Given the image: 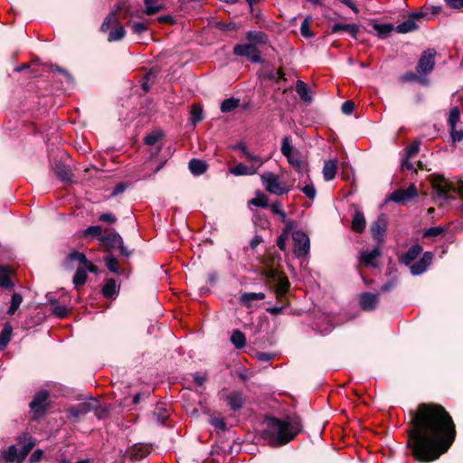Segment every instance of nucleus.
Listing matches in <instances>:
<instances>
[{
  "instance_id": "obj_29",
  "label": "nucleus",
  "mask_w": 463,
  "mask_h": 463,
  "mask_svg": "<svg viewBox=\"0 0 463 463\" xmlns=\"http://www.w3.org/2000/svg\"><path fill=\"white\" fill-rule=\"evenodd\" d=\"M189 170L192 174H204L208 170V165L201 159L194 158L189 162Z\"/></svg>"
},
{
  "instance_id": "obj_4",
  "label": "nucleus",
  "mask_w": 463,
  "mask_h": 463,
  "mask_svg": "<svg viewBox=\"0 0 463 463\" xmlns=\"http://www.w3.org/2000/svg\"><path fill=\"white\" fill-rule=\"evenodd\" d=\"M262 184L267 192L276 195L288 194L289 185L279 179V175H261Z\"/></svg>"
},
{
  "instance_id": "obj_17",
  "label": "nucleus",
  "mask_w": 463,
  "mask_h": 463,
  "mask_svg": "<svg viewBox=\"0 0 463 463\" xmlns=\"http://www.w3.org/2000/svg\"><path fill=\"white\" fill-rule=\"evenodd\" d=\"M432 253L426 251L423 253L420 260L411 266V272L412 275H420L423 273L430 266L432 260Z\"/></svg>"
},
{
  "instance_id": "obj_32",
  "label": "nucleus",
  "mask_w": 463,
  "mask_h": 463,
  "mask_svg": "<svg viewBox=\"0 0 463 463\" xmlns=\"http://www.w3.org/2000/svg\"><path fill=\"white\" fill-rule=\"evenodd\" d=\"M296 91L299 95L300 99L305 102L311 101V96L308 93V88L307 84L302 80H298L296 85Z\"/></svg>"
},
{
  "instance_id": "obj_23",
  "label": "nucleus",
  "mask_w": 463,
  "mask_h": 463,
  "mask_svg": "<svg viewBox=\"0 0 463 463\" xmlns=\"http://www.w3.org/2000/svg\"><path fill=\"white\" fill-rule=\"evenodd\" d=\"M265 294L263 292H246L241 295L240 297V302L241 305L245 306L246 307H251L252 302L256 300H262L265 298Z\"/></svg>"
},
{
  "instance_id": "obj_33",
  "label": "nucleus",
  "mask_w": 463,
  "mask_h": 463,
  "mask_svg": "<svg viewBox=\"0 0 463 463\" xmlns=\"http://www.w3.org/2000/svg\"><path fill=\"white\" fill-rule=\"evenodd\" d=\"M231 341L233 344V345L238 349L244 347L246 345L245 335L240 330H234L232 332Z\"/></svg>"
},
{
  "instance_id": "obj_60",
  "label": "nucleus",
  "mask_w": 463,
  "mask_h": 463,
  "mask_svg": "<svg viewBox=\"0 0 463 463\" xmlns=\"http://www.w3.org/2000/svg\"><path fill=\"white\" fill-rule=\"evenodd\" d=\"M52 313L58 317H64L68 314V308L64 306H55L52 308Z\"/></svg>"
},
{
  "instance_id": "obj_8",
  "label": "nucleus",
  "mask_w": 463,
  "mask_h": 463,
  "mask_svg": "<svg viewBox=\"0 0 463 463\" xmlns=\"http://www.w3.org/2000/svg\"><path fill=\"white\" fill-rule=\"evenodd\" d=\"M292 239L294 241L295 255L298 258L307 255L310 249L308 236L301 231H295L292 233Z\"/></svg>"
},
{
  "instance_id": "obj_39",
  "label": "nucleus",
  "mask_w": 463,
  "mask_h": 463,
  "mask_svg": "<svg viewBox=\"0 0 463 463\" xmlns=\"http://www.w3.org/2000/svg\"><path fill=\"white\" fill-rule=\"evenodd\" d=\"M23 302V297L19 293H14L11 299V305L7 311V314L12 316L14 315L18 307H20L21 303Z\"/></svg>"
},
{
  "instance_id": "obj_11",
  "label": "nucleus",
  "mask_w": 463,
  "mask_h": 463,
  "mask_svg": "<svg viewBox=\"0 0 463 463\" xmlns=\"http://www.w3.org/2000/svg\"><path fill=\"white\" fill-rule=\"evenodd\" d=\"M387 229V219L384 214H380L376 221L371 225V232L379 244L384 241V232Z\"/></svg>"
},
{
  "instance_id": "obj_57",
  "label": "nucleus",
  "mask_w": 463,
  "mask_h": 463,
  "mask_svg": "<svg viewBox=\"0 0 463 463\" xmlns=\"http://www.w3.org/2000/svg\"><path fill=\"white\" fill-rule=\"evenodd\" d=\"M300 32L304 37H311L312 36V33L309 29V20L308 19H305L302 22L301 27H300Z\"/></svg>"
},
{
  "instance_id": "obj_1",
  "label": "nucleus",
  "mask_w": 463,
  "mask_h": 463,
  "mask_svg": "<svg viewBox=\"0 0 463 463\" xmlns=\"http://www.w3.org/2000/svg\"><path fill=\"white\" fill-rule=\"evenodd\" d=\"M410 431L412 455L420 462L434 461L455 439L456 430L449 412L439 404L421 403L413 414Z\"/></svg>"
},
{
  "instance_id": "obj_20",
  "label": "nucleus",
  "mask_w": 463,
  "mask_h": 463,
  "mask_svg": "<svg viewBox=\"0 0 463 463\" xmlns=\"http://www.w3.org/2000/svg\"><path fill=\"white\" fill-rule=\"evenodd\" d=\"M381 255L380 249L374 248L373 250H363L360 253V261L365 266L377 267L375 260Z\"/></svg>"
},
{
  "instance_id": "obj_30",
  "label": "nucleus",
  "mask_w": 463,
  "mask_h": 463,
  "mask_svg": "<svg viewBox=\"0 0 463 463\" xmlns=\"http://www.w3.org/2000/svg\"><path fill=\"white\" fill-rule=\"evenodd\" d=\"M249 206L267 208L269 206L268 197L260 191H256V197L248 202Z\"/></svg>"
},
{
  "instance_id": "obj_26",
  "label": "nucleus",
  "mask_w": 463,
  "mask_h": 463,
  "mask_svg": "<svg viewBox=\"0 0 463 463\" xmlns=\"http://www.w3.org/2000/svg\"><path fill=\"white\" fill-rule=\"evenodd\" d=\"M365 218L360 211H355L353 221L352 229L355 232H362L365 228Z\"/></svg>"
},
{
  "instance_id": "obj_22",
  "label": "nucleus",
  "mask_w": 463,
  "mask_h": 463,
  "mask_svg": "<svg viewBox=\"0 0 463 463\" xmlns=\"http://www.w3.org/2000/svg\"><path fill=\"white\" fill-rule=\"evenodd\" d=\"M145 9L143 14L153 15L165 8V4L161 0H144Z\"/></svg>"
},
{
  "instance_id": "obj_53",
  "label": "nucleus",
  "mask_w": 463,
  "mask_h": 463,
  "mask_svg": "<svg viewBox=\"0 0 463 463\" xmlns=\"http://www.w3.org/2000/svg\"><path fill=\"white\" fill-rule=\"evenodd\" d=\"M102 233V228L99 225L90 226L84 231L85 236H99Z\"/></svg>"
},
{
  "instance_id": "obj_40",
  "label": "nucleus",
  "mask_w": 463,
  "mask_h": 463,
  "mask_svg": "<svg viewBox=\"0 0 463 463\" xmlns=\"http://www.w3.org/2000/svg\"><path fill=\"white\" fill-rule=\"evenodd\" d=\"M190 114H191V121L193 122V124L195 125L198 122L203 120V109L200 105L194 104L192 106Z\"/></svg>"
},
{
  "instance_id": "obj_9",
  "label": "nucleus",
  "mask_w": 463,
  "mask_h": 463,
  "mask_svg": "<svg viewBox=\"0 0 463 463\" xmlns=\"http://www.w3.org/2000/svg\"><path fill=\"white\" fill-rule=\"evenodd\" d=\"M418 194L416 186L411 184L407 189H397L393 191L388 197V200L398 203H406Z\"/></svg>"
},
{
  "instance_id": "obj_31",
  "label": "nucleus",
  "mask_w": 463,
  "mask_h": 463,
  "mask_svg": "<svg viewBox=\"0 0 463 463\" xmlns=\"http://www.w3.org/2000/svg\"><path fill=\"white\" fill-rule=\"evenodd\" d=\"M125 35H126V31H125L123 25L118 24L117 25H115V27L112 30H110L109 36H108V41L110 43L120 41L125 37Z\"/></svg>"
},
{
  "instance_id": "obj_6",
  "label": "nucleus",
  "mask_w": 463,
  "mask_h": 463,
  "mask_svg": "<svg viewBox=\"0 0 463 463\" xmlns=\"http://www.w3.org/2000/svg\"><path fill=\"white\" fill-rule=\"evenodd\" d=\"M237 149L240 151L241 156H244L245 159L250 164V169H249L242 164H239L234 168H232L230 170L231 174H244L249 170L254 171L262 164L260 158H259L257 156L250 154L244 145H239L237 146Z\"/></svg>"
},
{
  "instance_id": "obj_56",
  "label": "nucleus",
  "mask_w": 463,
  "mask_h": 463,
  "mask_svg": "<svg viewBox=\"0 0 463 463\" xmlns=\"http://www.w3.org/2000/svg\"><path fill=\"white\" fill-rule=\"evenodd\" d=\"M401 80L403 82L407 81H421L420 74H415L413 72H406L401 77Z\"/></svg>"
},
{
  "instance_id": "obj_28",
  "label": "nucleus",
  "mask_w": 463,
  "mask_h": 463,
  "mask_svg": "<svg viewBox=\"0 0 463 463\" xmlns=\"http://www.w3.org/2000/svg\"><path fill=\"white\" fill-rule=\"evenodd\" d=\"M118 24V13L117 11L110 12L104 19L100 31L102 33L108 32L112 26H115Z\"/></svg>"
},
{
  "instance_id": "obj_44",
  "label": "nucleus",
  "mask_w": 463,
  "mask_h": 463,
  "mask_svg": "<svg viewBox=\"0 0 463 463\" xmlns=\"http://www.w3.org/2000/svg\"><path fill=\"white\" fill-rule=\"evenodd\" d=\"M280 274H281V272H279L277 269L272 268V267L265 268L262 272V275L265 278H267L272 281H275Z\"/></svg>"
},
{
  "instance_id": "obj_5",
  "label": "nucleus",
  "mask_w": 463,
  "mask_h": 463,
  "mask_svg": "<svg viewBox=\"0 0 463 463\" xmlns=\"http://www.w3.org/2000/svg\"><path fill=\"white\" fill-rule=\"evenodd\" d=\"M435 184L439 186V193L445 197L449 194L455 193L463 198V181L458 179L455 182H449L444 178V175H435Z\"/></svg>"
},
{
  "instance_id": "obj_50",
  "label": "nucleus",
  "mask_w": 463,
  "mask_h": 463,
  "mask_svg": "<svg viewBox=\"0 0 463 463\" xmlns=\"http://www.w3.org/2000/svg\"><path fill=\"white\" fill-rule=\"evenodd\" d=\"M130 28L131 31L136 34H141L148 29L145 23L141 22H134L130 24Z\"/></svg>"
},
{
  "instance_id": "obj_59",
  "label": "nucleus",
  "mask_w": 463,
  "mask_h": 463,
  "mask_svg": "<svg viewBox=\"0 0 463 463\" xmlns=\"http://www.w3.org/2000/svg\"><path fill=\"white\" fill-rule=\"evenodd\" d=\"M354 109V103L352 100H346L342 104L344 114L350 115Z\"/></svg>"
},
{
  "instance_id": "obj_38",
  "label": "nucleus",
  "mask_w": 463,
  "mask_h": 463,
  "mask_svg": "<svg viewBox=\"0 0 463 463\" xmlns=\"http://www.w3.org/2000/svg\"><path fill=\"white\" fill-rule=\"evenodd\" d=\"M67 159L68 157L65 154L61 155L60 160L55 164V174H68L71 172V169L63 162Z\"/></svg>"
},
{
  "instance_id": "obj_58",
  "label": "nucleus",
  "mask_w": 463,
  "mask_h": 463,
  "mask_svg": "<svg viewBox=\"0 0 463 463\" xmlns=\"http://www.w3.org/2000/svg\"><path fill=\"white\" fill-rule=\"evenodd\" d=\"M302 192L309 198L314 199L316 197V189L313 184H306L302 188Z\"/></svg>"
},
{
  "instance_id": "obj_36",
  "label": "nucleus",
  "mask_w": 463,
  "mask_h": 463,
  "mask_svg": "<svg viewBox=\"0 0 463 463\" xmlns=\"http://www.w3.org/2000/svg\"><path fill=\"white\" fill-rule=\"evenodd\" d=\"M102 293L106 298H112L117 294V284L112 279H108L102 288Z\"/></svg>"
},
{
  "instance_id": "obj_7",
  "label": "nucleus",
  "mask_w": 463,
  "mask_h": 463,
  "mask_svg": "<svg viewBox=\"0 0 463 463\" xmlns=\"http://www.w3.org/2000/svg\"><path fill=\"white\" fill-rule=\"evenodd\" d=\"M436 51L434 49H428L424 51L416 67L417 73L420 75H426L430 73L435 65Z\"/></svg>"
},
{
  "instance_id": "obj_14",
  "label": "nucleus",
  "mask_w": 463,
  "mask_h": 463,
  "mask_svg": "<svg viewBox=\"0 0 463 463\" xmlns=\"http://www.w3.org/2000/svg\"><path fill=\"white\" fill-rule=\"evenodd\" d=\"M359 303L363 310L373 311L379 303L378 294L365 292L360 295Z\"/></svg>"
},
{
  "instance_id": "obj_63",
  "label": "nucleus",
  "mask_w": 463,
  "mask_h": 463,
  "mask_svg": "<svg viewBox=\"0 0 463 463\" xmlns=\"http://www.w3.org/2000/svg\"><path fill=\"white\" fill-rule=\"evenodd\" d=\"M99 221L109 223H114L117 222V218L110 213H105L99 216Z\"/></svg>"
},
{
  "instance_id": "obj_48",
  "label": "nucleus",
  "mask_w": 463,
  "mask_h": 463,
  "mask_svg": "<svg viewBox=\"0 0 463 463\" xmlns=\"http://www.w3.org/2000/svg\"><path fill=\"white\" fill-rule=\"evenodd\" d=\"M161 137L162 134L160 132H153L146 136L145 143L148 146H154L159 141Z\"/></svg>"
},
{
  "instance_id": "obj_61",
  "label": "nucleus",
  "mask_w": 463,
  "mask_h": 463,
  "mask_svg": "<svg viewBox=\"0 0 463 463\" xmlns=\"http://www.w3.org/2000/svg\"><path fill=\"white\" fill-rule=\"evenodd\" d=\"M411 171L417 174L418 171H430V169L427 168L421 160H413V168Z\"/></svg>"
},
{
  "instance_id": "obj_27",
  "label": "nucleus",
  "mask_w": 463,
  "mask_h": 463,
  "mask_svg": "<svg viewBox=\"0 0 463 463\" xmlns=\"http://www.w3.org/2000/svg\"><path fill=\"white\" fill-rule=\"evenodd\" d=\"M91 410L90 404L87 402L80 403L77 406L69 408V415L72 418H78L81 415L87 414Z\"/></svg>"
},
{
  "instance_id": "obj_3",
  "label": "nucleus",
  "mask_w": 463,
  "mask_h": 463,
  "mask_svg": "<svg viewBox=\"0 0 463 463\" xmlns=\"http://www.w3.org/2000/svg\"><path fill=\"white\" fill-rule=\"evenodd\" d=\"M281 152L287 157L288 163L294 167L295 171L302 172L306 170V163L302 160L298 153L293 149L290 145V139L285 137L282 140Z\"/></svg>"
},
{
  "instance_id": "obj_41",
  "label": "nucleus",
  "mask_w": 463,
  "mask_h": 463,
  "mask_svg": "<svg viewBox=\"0 0 463 463\" xmlns=\"http://www.w3.org/2000/svg\"><path fill=\"white\" fill-rule=\"evenodd\" d=\"M104 260H105L106 266L109 271H111L113 273L119 272V269L118 266V260L113 255H111V254L108 255Z\"/></svg>"
},
{
  "instance_id": "obj_16",
  "label": "nucleus",
  "mask_w": 463,
  "mask_h": 463,
  "mask_svg": "<svg viewBox=\"0 0 463 463\" xmlns=\"http://www.w3.org/2000/svg\"><path fill=\"white\" fill-rule=\"evenodd\" d=\"M421 17H423L422 13H413L407 20L396 26V32L400 33H407L415 31L418 28L415 20L420 19Z\"/></svg>"
},
{
  "instance_id": "obj_49",
  "label": "nucleus",
  "mask_w": 463,
  "mask_h": 463,
  "mask_svg": "<svg viewBox=\"0 0 463 463\" xmlns=\"http://www.w3.org/2000/svg\"><path fill=\"white\" fill-rule=\"evenodd\" d=\"M68 260H77L82 264H85L88 262V260L85 256V254L81 253V252H79L77 250H73L71 251L69 255H68Z\"/></svg>"
},
{
  "instance_id": "obj_52",
  "label": "nucleus",
  "mask_w": 463,
  "mask_h": 463,
  "mask_svg": "<svg viewBox=\"0 0 463 463\" xmlns=\"http://www.w3.org/2000/svg\"><path fill=\"white\" fill-rule=\"evenodd\" d=\"M35 443L32 440L25 442L23 446L22 450L20 451V461L24 459L29 452L33 449Z\"/></svg>"
},
{
  "instance_id": "obj_42",
  "label": "nucleus",
  "mask_w": 463,
  "mask_h": 463,
  "mask_svg": "<svg viewBox=\"0 0 463 463\" xmlns=\"http://www.w3.org/2000/svg\"><path fill=\"white\" fill-rule=\"evenodd\" d=\"M460 118V111L459 109L455 107L450 110L449 117L448 119V123L450 127V128H455L457 123L458 122Z\"/></svg>"
},
{
  "instance_id": "obj_54",
  "label": "nucleus",
  "mask_w": 463,
  "mask_h": 463,
  "mask_svg": "<svg viewBox=\"0 0 463 463\" xmlns=\"http://www.w3.org/2000/svg\"><path fill=\"white\" fill-rule=\"evenodd\" d=\"M280 303H281V306H279V307H273L267 308V312L271 314V315H274V316L281 314L283 312L284 308L288 304L287 298L284 301L280 302Z\"/></svg>"
},
{
  "instance_id": "obj_62",
  "label": "nucleus",
  "mask_w": 463,
  "mask_h": 463,
  "mask_svg": "<svg viewBox=\"0 0 463 463\" xmlns=\"http://www.w3.org/2000/svg\"><path fill=\"white\" fill-rule=\"evenodd\" d=\"M13 286L9 276L6 273L0 274V287L11 288Z\"/></svg>"
},
{
  "instance_id": "obj_15",
  "label": "nucleus",
  "mask_w": 463,
  "mask_h": 463,
  "mask_svg": "<svg viewBox=\"0 0 463 463\" xmlns=\"http://www.w3.org/2000/svg\"><path fill=\"white\" fill-rule=\"evenodd\" d=\"M274 282L276 283L277 299L279 302H282L287 298L286 294L290 286L289 280L286 275L281 273Z\"/></svg>"
},
{
  "instance_id": "obj_18",
  "label": "nucleus",
  "mask_w": 463,
  "mask_h": 463,
  "mask_svg": "<svg viewBox=\"0 0 463 463\" xmlns=\"http://www.w3.org/2000/svg\"><path fill=\"white\" fill-rule=\"evenodd\" d=\"M99 240L108 251L117 249L123 241L121 236L115 232L101 236Z\"/></svg>"
},
{
  "instance_id": "obj_45",
  "label": "nucleus",
  "mask_w": 463,
  "mask_h": 463,
  "mask_svg": "<svg viewBox=\"0 0 463 463\" xmlns=\"http://www.w3.org/2000/svg\"><path fill=\"white\" fill-rule=\"evenodd\" d=\"M11 328L4 327L0 335V349L6 346L10 341Z\"/></svg>"
},
{
  "instance_id": "obj_13",
  "label": "nucleus",
  "mask_w": 463,
  "mask_h": 463,
  "mask_svg": "<svg viewBox=\"0 0 463 463\" xmlns=\"http://www.w3.org/2000/svg\"><path fill=\"white\" fill-rule=\"evenodd\" d=\"M49 397V392L45 390L38 392L33 401L30 402L31 410L35 413H43L46 409V401Z\"/></svg>"
},
{
  "instance_id": "obj_24",
  "label": "nucleus",
  "mask_w": 463,
  "mask_h": 463,
  "mask_svg": "<svg viewBox=\"0 0 463 463\" xmlns=\"http://www.w3.org/2000/svg\"><path fill=\"white\" fill-rule=\"evenodd\" d=\"M422 248L420 245L411 246L406 253L402 256V262L405 265H410L414 260H416L421 253Z\"/></svg>"
},
{
  "instance_id": "obj_10",
  "label": "nucleus",
  "mask_w": 463,
  "mask_h": 463,
  "mask_svg": "<svg viewBox=\"0 0 463 463\" xmlns=\"http://www.w3.org/2000/svg\"><path fill=\"white\" fill-rule=\"evenodd\" d=\"M234 54L247 57L252 62H259L261 60L260 52L252 44H239L233 49Z\"/></svg>"
},
{
  "instance_id": "obj_21",
  "label": "nucleus",
  "mask_w": 463,
  "mask_h": 463,
  "mask_svg": "<svg viewBox=\"0 0 463 463\" xmlns=\"http://www.w3.org/2000/svg\"><path fill=\"white\" fill-rule=\"evenodd\" d=\"M226 402L231 410L237 411L242 407L244 398L241 392L234 391L226 396Z\"/></svg>"
},
{
  "instance_id": "obj_34",
  "label": "nucleus",
  "mask_w": 463,
  "mask_h": 463,
  "mask_svg": "<svg viewBox=\"0 0 463 463\" xmlns=\"http://www.w3.org/2000/svg\"><path fill=\"white\" fill-rule=\"evenodd\" d=\"M240 99L235 98H230L224 99L221 105V111L222 113H228L233 111L239 107Z\"/></svg>"
},
{
  "instance_id": "obj_47",
  "label": "nucleus",
  "mask_w": 463,
  "mask_h": 463,
  "mask_svg": "<svg viewBox=\"0 0 463 463\" xmlns=\"http://www.w3.org/2000/svg\"><path fill=\"white\" fill-rule=\"evenodd\" d=\"M269 209L274 214L279 215L282 222L286 221V213L283 211L282 205L279 202H275L274 203H272L269 206Z\"/></svg>"
},
{
  "instance_id": "obj_46",
  "label": "nucleus",
  "mask_w": 463,
  "mask_h": 463,
  "mask_svg": "<svg viewBox=\"0 0 463 463\" xmlns=\"http://www.w3.org/2000/svg\"><path fill=\"white\" fill-rule=\"evenodd\" d=\"M154 415L157 421L164 423L165 420L168 418V412L163 406H157Z\"/></svg>"
},
{
  "instance_id": "obj_37",
  "label": "nucleus",
  "mask_w": 463,
  "mask_h": 463,
  "mask_svg": "<svg viewBox=\"0 0 463 463\" xmlns=\"http://www.w3.org/2000/svg\"><path fill=\"white\" fill-rule=\"evenodd\" d=\"M88 279L87 271L84 268H79L73 277V284L75 287L82 286Z\"/></svg>"
},
{
  "instance_id": "obj_25",
  "label": "nucleus",
  "mask_w": 463,
  "mask_h": 463,
  "mask_svg": "<svg viewBox=\"0 0 463 463\" xmlns=\"http://www.w3.org/2000/svg\"><path fill=\"white\" fill-rule=\"evenodd\" d=\"M339 31H345L351 34L354 38H356L357 33L359 32V27L355 24H335L332 26V32L336 33Z\"/></svg>"
},
{
  "instance_id": "obj_19",
  "label": "nucleus",
  "mask_w": 463,
  "mask_h": 463,
  "mask_svg": "<svg viewBox=\"0 0 463 463\" xmlns=\"http://www.w3.org/2000/svg\"><path fill=\"white\" fill-rule=\"evenodd\" d=\"M337 171L348 174L349 169L344 162L339 163L337 159H329L325 162L323 174H336Z\"/></svg>"
},
{
  "instance_id": "obj_35",
  "label": "nucleus",
  "mask_w": 463,
  "mask_h": 463,
  "mask_svg": "<svg viewBox=\"0 0 463 463\" xmlns=\"http://www.w3.org/2000/svg\"><path fill=\"white\" fill-rule=\"evenodd\" d=\"M2 457L6 462H14L17 458L20 459V454L14 445H11L6 450L2 451Z\"/></svg>"
},
{
  "instance_id": "obj_43",
  "label": "nucleus",
  "mask_w": 463,
  "mask_h": 463,
  "mask_svg": "<svg viewBox=\"0 0 463 463\" xmlns=\"http://www.w3.org/2000/svg\"><path fill=\"white\" fill-rule=\"evenodd\" d=\"M248 39L252 42L264 43L267 41V35L261 32H249Z\"/></svg>"
},
{
  "instance_id": "obj_2",
  "label": "nucleus",
  "mask_w": 463,
  "mask_h": 463,
  "mask_svg": "<svg viewBox=\"0 0 463 463\" xmlns=\"http://www.w3.org/2000/svg\"><path fill=\"white\" fill-rule=\"evenodd\" d=\"M263 439L272 447L288 444L301 431V421L297 417H287L279 420L275 417H266Z\"/></svg>"
},
{
  "instance_id": "obj_55",
  "label": "nucleus",
  "mask_w": 463,
  "mask_h": 463,
  "mask_svg": "<svg viewBox=\"0 0 463 463\" xmlns=\"http://www.w3.org/2000/svg\"><path fill=\"white\" fill-rule=\"evenodd\" d=\"M444 232V229L440 226L432 227L425 231L424 237H436L440 235Z\"/></svg>"
},
{
  "instance_id": "obj_64",
  "label": "nucleus",
  "mask_w": 463,
  "mask_h": 463,
  "mask_svg": "<svg viewBox=\"0 0 463 463\" xmlns=\"http://www.w3.org/2000/svg\"><path fill=\"white\" fill-rule=\"evenodd\" d=\"M450 135L454 142L461 141L463 139V131L462 130H457L455 128H450Z\"/></svg>"
},
{
  "instance_id": "obj_12",
  "label": "nucleus",
  "mask_w": 463,
  "mask_h": 463,
  "mask_svg": "<svg viewBox=\"0 0 463 463\" xmlns=\"http://www.w3.org/2000/svg\"><path fill=\"white\" fill-rule=\"evenodd\" d=\"M419 142L415 141L405 149L404 160L402 162V171H409L413 168V160L419 153Z\"/></svg>"
},
{
  "instance_id": "obj_51",
  "label": "nucleus",
  "mask_w": 463,
  "mask_h": 463,
  "mask_svg": "<svg viewBox=\"0 0 463 463\" xmlns=\"http://www.w3.org/2000/svg\"><path fill=\"white\" fill-rule=\"evenodd\" d=\"M288 229H285L284 232L277 239V245L281 250H286V241L288 238Z\"/></svg>"
}]
</instances>
